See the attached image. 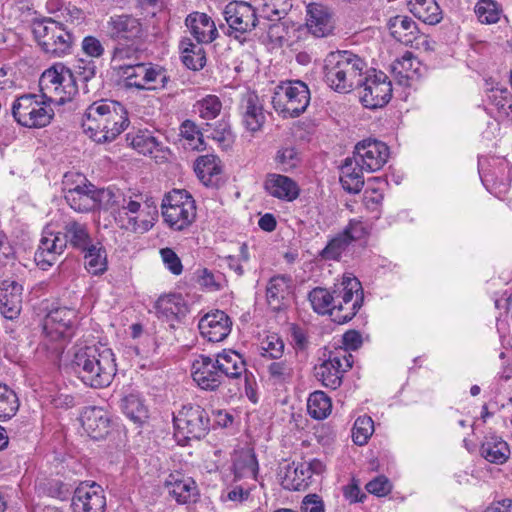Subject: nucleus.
I'll return each mask as SVG.
<instances>
[{
    "mask_svg": "<svg viewBox=\"0 0 512 512\" xmlns=\"http://www.w3.org/2000/svg\"><path fill=\"white\" fill-rule=\"evenodd\" d=\"M192 377L201 389L211 391L217 389L224 379L215 365L214 358L205 355H200L194 360Z\"/></svg>",
    "mask_w": 512,
    "mask_h": 512,
    "instance_id": "5701e85b",
    "label": "nucleus"
},
{
    "mask_svg": "<svg viewBox=\"0 0 512 512\" xmlns=\"http://www.w3.org/2000/svg\"><path fill=\"white\" fill-rule=\"evenodd\" d=\"M181 136L187 141V145L194 150L203 149L204 140L202 133L198 130L196 124L186 120L180 127Z\"/></svg>",
    "mask_w": 512,
    "mask_h": 512,
    "instance_id": "bf43d9fd",
    "label": "nucleus"
},
{
    "mask_svg": "<svg viewBox=\"0 0 512 512\" xmlns=\"http://www.w3.org/2000/svg\"><path fill=\"white\" fill-rule=\"evenodd\" d=\"M290 334L292 340L290 344L295 350L296 355L300 358L301 361L307 358V351L310 346V339L307 332V329L292 325L290 326Z\"/></svg>",
    "mask_w": 512,
    "mask_h": 512,
    "instance_id": "3c124183",
    "label": "nucleus"
},
{
    "mask_svg": "<svg viewBox=\"0 0 512 512\" xmlns=\"http://www.w3.org/2000/svg\"><path fill=\"white\" fill-rule=\"evenodd\" d=\"M179 50L182 62L187 68L197 71L205 66V51L200 44H194L191 39L185 37L179 43Z\"/></svg>",
    "mask_w": 512,
    "mask_h": 512,
    "instance_id": "c9c22d12",
    "label": "nucleus"
},
{
    "mask_svg": "<svg viewBox=\"0 0 512 512\" xmlns=\"http://www.w3.org/2000/svg\"><path fill=\"white\" fill-rule=\"evenodd\" d=\"M105 33L111 40L119 43H135L144 36L145 29L139 18L129 14H121L109 18L105 25Z\"/></svg>",
    "mask_w": 512,
    "mask_h": 512,
    "instance_id": "dca6fc26",
    "label": "nucleus"
},
{
    "mask_svg": "<svg viewBox=\"0 0 512 512\" xmlns=\"http://www.w3.org/2000/svg\"><path fill=\"white\" fill-rule=\"evenodd\" d=\"M349 245V239L339 233L328 242L321 255L326 260H338Z\"/></svg>",
    "mask_w": 512,
    "mask_h": 512,
    "instance_id": "052dcab7",
    "label": "nucleus"
},
{
    "mask_svg": "<svg viewBox=\"0 0 512 512\" xmlns=\"http://www.w3.org/2000/svg\"><path fill=\"white\" fill-rule=\"evenodd\" d=\"M80 422L85 432L93 439L105 438L111 428L109 413L101 407L91 406L83 409Z\"/></svg>",
    "mask_w": 512,
    "mask_h": 512,
    "instance_id": "b1692460",
    "label": "nucleus"
},
{
    "mask_svg": "<svg viewBox=\"0 0 512 512\" xmlns=\"http://www.w3.org/2000/svg\"><path fill=\"white\" fill-rule=\"evenodd\" d=\"M409 5L412 14L426 24L436 25L443 18L442 10L435 0H414Z\"/></svg>",
    "mask_w": 512,
    "mask_h": 512,
    "instance_id": "4c0bfd02",
    "label": "nucleus"
},
{
    "mask_svg": "<svg viewBox=\"0 0 512 512\" xmlns=\"http://www.w3.org/2000/svg\"><path fill=\"white\" fill-rule=\"evenodd\" d=\"M238 110L242 124L248 131L254 133L261 129L265 122V115L259 96L254 91H246L242 94Z\"/></svg>",
    "mask_w": 512,
    "mask_h": 512,
    "instance_id": "aec40b11",
    "label": "nucleus"
},
{
    "mask_svg": "<svg viewBox=\"0 0 512 512\" xmlns=\"http://www.w3.org/2000/svg\"><path fill=\"white\" fill-rule=\"evenodd\" d=\"M234 474L238 479H255L258 472V462L252 450H241L234 459Z\"/></svg>",
    "mask_w": 512,
    "mask_h": 512,
    "instance_id": "58836bf2",
    "label": "nucleus"
},
{
    "mask_svg": "<svg viewBox=\"0 0 512 512\" xmlns=\"http://www.w3.org/2000/svg\"><path fill=\"white\" fill-rule=\"evenodd\" d=\"M269 380L276 387H280L283 390L285 387V380L287 375V365L285 361L273 362L268 367Z\"/></svg>",
    "mask_w": 512,
    "mask_h": 512,
    "instance_id": "0e129e2a",
    "label": "nucleus"
},
{
    "mask_svg": "<svg viewBox=\"0 0 512 512\" xmlns=\"http://www.w3.org/2000/svg\"><path fill=\"white\" fill-rule=\"evenodd\" d=\"M332 409L331 399L323 391H315L307 400V411L314 419H325Z\"/></svg>",
    "mask_w": 512,
    "mask_h": 512,
    "instance_id": "a18cd8bd",
    "label": "nucleus"
},
{
    "mask_svg": "<svg viewBox=\"0 0 512 512\" xmlns=\"http://www.w3.org/2000/svg\"><path fill=\"white\" fill-rule=\"evenodd\" d=\"M383 201V193L376 188H366L363 194V203L370 211H376Z\"/></svg>",
    "mask_w": 512,
    "mask_h": 512,
    "instance_id": "774afa93",
    "label": "nucleus"
},
{
    "mask_svg": "<svg viewBox=\"0 0 512 512\" xmlns=\"http://www.w3.org/2000/svg\"><path fill=\"white\" fill-rule=\"evenodd\" d=\"M126 140L139 153L151 155L158 150L160 143L148 130H139L136 133H128Z\"/></svg>",
    "mask_w": 512,
    "mask_h": 512,
    "instance_id": "79ce46f5",
    "label": "nucleus"
},
{
    "mask_svg": "<svg viewBox=\"0 0 512 512\" xmlns=\"http://www.w3.org/2000/svg\"><path fill=\"white\" fill-rule=\"evenodd\" d=\"M194 170L204 185L214 187L220 181L221 161L215 155H203L195 161Z\"/></svg>",
    "mask_w": 512,
    "mask_h": 512,
    "instance_id": "2f4dec72",
    "label": "nucleus"
},
{
    "mask_svg": "<svg viewBox=\"0 0 512 512\" xmlns=\"http://www.w3.org/2000/svg\"><path fill=\"white\" fill-rule=\"evenodd\" d=\"M127 111L117 101L102 99L90 104L82 118L84 132L96 143H108L128 126Z\"/></svg>",
    "mask_w": 512,
    "mask_h": 512,
    "instance_id": "20e7f679",
    "label": "nucleus"
},
{
    "mask_svg": "<svg viewBox=\"0 0 512 512\" xmlns=\"http://www.w3.org/2000/svg\"><path fill=\"white\" fill-rule=\"evenodd\" d=\"M65 200L76 212L95 210L94 185L80 174H65Z\"/></svg>",
    "mask_w": 512,
    "mask_h": 512,
    "instance_id": "ddd939ff",
    "label": "nucleus"
},
{
    "mask_svg": "<svg viewBox=\"0 0 512 512\" xmlns=\"http://www.w3.org/2000/svg\"><path fill=\"white\" fill-rule=\"evenodd\" d=\"M161 259L164 263V266L174 275H180L183 271V265L175 253V251L171 248H162L160 250Z\"/></svg>",
    "mask_w": 512,
    "mask_h": 512,
    "instance_id": "69168bd1",
    "label": "nucleus"
},
{
    "mask_svg": "<svg viewBox=\"0 0 512 512\" xmlns=\"http://www.w3.org/2000/svg\"><path fill=\"white\" fill-rule=\"evenodd\" d=\"M264 189L269 195L284 199L288 196V177L275 173L268 174Z\"/></svg>",
    "mask_w": 512,
    "mask_h": 512,
    "instance_id": "603ef678",
    "label": "nucleus"
},
{
    "mask_svg": "<svg viewBox=\"0 0 512 512\" xmlns=\"http://www.w3.org/2000/svg\"><path fill=\"white\" fill-rule=\"evenodd\" d=\"M161 209L165 223L175 231L189 227L196 218L195 200L184 189H173L165 194Z\"/></svg>",
    "mask_w": 512,
    "mask_h": 512,
    "instance_id": "6e6552de",
    "label": "nucleus"
},
{
    "mask_svg": "<svg viewBox=\"0 0 512 512\" xmlns=\"http://www.w3.org/2000/svg\"><path fill=\"white\" fill-rule=\"evenodd\" d=\"M71 507L73 512H105L106 498L95 482L81 483L74 491Z\"/></svg>",
    "mask_w": 512,
    "mask_h": 512,
    "instance_id": "a211bd4d",
    "label": "nucleus"
},
{
    "mask_svg": "<svg viewBox=\"0 0 512 512\" xmlns=\"http://www.w3.org/2000/svg\"><path fill=\"white\" fill-rule=\"evenodd\" d=\"M389 158L388 146L375 139H366L359 142L354 149L355 166L362 171L371 173L380 170Z\"/></svg>",
    "mask_w": 512,
    "mask_h": 512,
    "instance_id": "2eb2a0df",
    "label": "nucleus"
},
{
    "mask_svg": "<svg viewBox=\"0 0 512 512\" xmlns=\"http://www.w3.org/2000/svg\"><path fill=\"white\" fill-rule=\"evenodd\" d=\"M288 279L285 276H275L267 286L266 297L269 307L280 312L287 307Z\"/></svg>",
    "mask_w": 512,
    "mask_h": 512,
    "instance_id": "72a5a7b5",
    "label": "nucleus"
},
{
    "mask_svg": "<svg viewBox=\"0 0 512 512\" xmlns=\"http://www.w3.org/2000/svg\"><path fill=\"white\" fill-rule=\"evenodd\" d=\"M268 14L267 18L273 22L268 29V37L275 46H283L286 36L288 35V25L285 21L288 15L286 6H278L276 3L266 5Z\"/></svg>",
    "mask_w": 512,
    "mask_h": 512,
    "instance_id": "c756f323",
    "label": "nucleus"
},
{
    "mask_svg": "<svg viewBox=\"0 0 512 512\" xmlns=\"http://www.w3.org/2000/svg\"><path fill=\"white\" fill-rule=\"evenodd\" d=\"M366 62L350 51L330 52L324 59L323 80L338 93L359 89V97L366 108L385 106L392 97V84L381 71H371L364 76Z\"/></svg>",
    "mask_w": 512,
    "mask_h": 512,
    "instance_id": "f257e3e1",
    "label": "nucleus"
},
{
    "mask_svg": "<svg viewBox=\"0 0 512 512\" xmlns=\"http://www.w3.org/2000/svg\"><path fill=\"white\" fill-rule=\"evenodd\" d=\"M121 408L124 414L134 422H141L147 417V409L139 396L129 394L122 399Z\"/></svg>",
    "mask_w": 512,
    "mask_h": 512,
    "instance_id": "de8ad7c7",
    "label": "nucleus"
},
{
    "mask_svg": "<svg viewBox=\"0 0 512 512\" xmlns=\"http://www.w3.org/2000/svg\"><path fill=\"white\" fill-rule=\"evenodd\" d=\"M77 319V311L68 307L54 309L46 316L43 331L49 341L59 343L53 347L55 351L62 349L61 343L74 335Z\"/></svg>",
    "mask_w": 512,
    "mask_h": 512,
    "instance_id": "f8f14e48",
    "label": "nucleus"
},
{
    "mask_svg": "<svg viewBox=\"0 0 512 512\" xmlns=\"http://www.w3.org/2000/svg\"><path fill=\"white\" fill-rule=\"evenodd\" d=\"M31 28L34 38L46 54L62 57L71 52L75 38L62 23L52 19L35 20Z\"/></svg>",
    "mask_w": 512,
    "mask_h": 512,
    "instance_id": "0eeeda50",
    "label": "nucleus"
},
{
    "mask_svg": "<svg viewBox=\"0 0 512 512\" xmlns=\"http://www.w3.org/2000/svg\"><path fill=\"white\" fill-rule=\"evenodd\" d=\"M308 299L316 313L329 315L334 322L344 324L361 308L363 290L356 277L343 276L341 282L333 286L332 291L316 287L309 292Z\"/></svg>",
    "mask_w": 512,
    "mask_h": 512,
    "instance_id": "f03ea898",
    "label": "nucleus"
},
{
    "mask_svg": "<svg viewBox=\"0 0 512 512\" xmlns=\"http://www.w3.org/2000/svg\"><path fill=\"white\" fill-rule=\"evenodd\" d=\"M374 432V422L370 416H359L352 429V439L357 445H364Z\"/></svg>",
    "mask_w": 512,
    "mask_h": 512,
    "instance_id": "09e8293b",
    "label": "nucleus"
},
{
    "mask_svg": "<svg viewBox=\"0 0 512 512\" xmlns=\"http://www.w3.org/2000/svg\"><path fill=\"white\" fill-rule=\"evenodd\" d=\"M285 349V343L283 339L276 333L268 335L260 346L261 355L264 357H270L272 359H279L282 357Z\"/></svg>",
    "mask_w": 512,
    "mask_h": 512,
    "instance_id": "4d7b16f0",
    "label": "nucleus"
},
{
    "mask_svg": "<svg viewBox=\"0 0 512 512\" xmlns=\"http://www.w3.org/2000/svg\"><path fill=\"white\" fill-rule=\"evenodd\" d=\"M353 357L346 351H339L323 361L316 369V377L325 387L336 389L342 383V375L350 369Z\"/></svg>",
    "mask_w": 512,
    "mask_h": 512,
    "instance_id": "f3484780",
    "label": "nucleus"
},
{
    "mask_svg": "<svg viewBox=\"0 0 512 512\" xmlns=\"http://www.w3.org/2000/svg\"><path fill=\"white\" fill-rule=\"evenodd\" d=\"M341 233L349 239L351 244L353 241L366 237L368 235V227L360 219H351Z\"/></svg>",
    "mask_w": 512,
    "mask_h": 512,
    "instance_id": "e2e57ef3",
    "label": "nucleus"
},
{
    "mask_svg": "<svg viewBox=\"0 0 512 512\" xmlns=\"http://www.w3.org/2000/svg\"><path fill=\"white\" fill-rule=\"evenodd\" d=\"M325 469L324 464L320 460H313L308 464L301 465L300 467L295 468L296 476H298L299 473L302 475L308 474L306 478L302 479V482H296L294 481L293 484V490L301 491L305 490L309 487L311 484V478L313 474H321Z\"/></svg>",
    "mask_w": 512,
    "mask_h": 512,
    "instance_id": "5fc2aeb1",
    "label": "nucleus"
},
{
    "mask_svg": "<svg viewBox=\"0 0 512 512\" xmlns=\"http://www.w3.org/2000/svg\"><path fill=\"white\" fill-rule=\"evenodd\" d=\"M72 367L81 381L92 388L109 386L117 371L112 349L100 342L77 345Z\"/></svg>",
    "mask_w": 512,
    "mask_h": 512,
    "instance_id": "7ed1b4c3",
    "label": "nucleus"
},
{
    "mask_svg": "<svg viewBox=\"0 0 512 512\" xmlns=\"http://www.w3.org/2000/svg\"><path fill=\"white\" fill-rule=\"evenodd\" d=\"M158 318L166 321L178 320L188 313V305L181 294H167L155 303Z\"/></svg>",
    "mask_w": 512,
    "mask_h": 512,
    "instance_id": "7c9ffc66",
    "label": "nucleus"
},
{
    "mask_svg": "<svg viewBox=\"0 0 512 512\" xmlns=\"http://www.w3.org/2000/svg\"><path fill=\"white\" fill-rule=\"evenodd\" d=\"M391 488V483L385 476H378L366 484L367 491L378 497L386 496Z\"/></svg>",
    "mask_w": 512,
    "mask_h": 512,
    "instance_id": "338daca9",
    "label": "nucleus"
},
{
    "mask_svg": "<svg viewBox=\"0 0 512 512\" xmlns=\"http://www.w3.org/2000/svg\"><path fill=\"white\" fill-rule=\"evenodd\" d=\"M23 287L16 280L5 279L0 285V311L9 320L16 319L22 309Z\"/></svg>",
    "mask_w": 512,
    "mask_h": 512,
    "instance_id": "393cba45",
    "label": "nucleus"
},
{
    "mask_svg": "<svg viewBox=\"0 0 512 512\" xmlns=\"http://www.w3.org/2000/svg\"><path fill=\"white\" fill-rule=\"evenodd\" d=\"M475 13L483 24H494L500 19L501 10L493 0H479L475 6Z\"/></svg>",
    "mask_w": 512,
    "mask_h": 512,
    "instance_id": "8fccbe9b",
    "label": "nucleus"
},
{
    "mask_svg": "<svg viewBox=\"0 0 512 512\" xmlns=\"http://www.w3.org/2000/svg\"><path fill=\"white\" fill-rule=\"evenodd\" d=\"M199 116L206 120L215 119L221 112L222 103L215 95H207L196 104Z\"/></svg>",
    "mask_w": 512,
    "mask_h": 512,
    "instance_id": "6e6d98bb",
    "label": "nucleus"
},
{
    "mask_svg": "<svg viewBox=\"0 0 512 512\" xmlns=\"http://www.w3.org/2000/svg\"><path fill=\"white\" fill-rule=\"evenodd\" d=\"M81 49L83 53L91 59H77L75 73L81 81L88 82L96 75L97 66L94 59L102 57L105 49L101 41L91 35L83 38Z\"/></svg>",
    "mask_w": 512,
    "mask_h": 512,
    "instance_id": "6ab92c4d",
    "label": "nucleus"
},
{
    "mask_svg": "<svg viewBox=\"0 0 512 512\" xmlns=\"http://www.w3.org/2000/svg\"><path fill=\"white\" fill-rule=\"evenodd\" d=\"M164 486L168 494L179 504L196 502L199 496L196 482L193 478L175 471L165 479Z\"/></svg>",
    "mask_w": 512,
    "mask_h": 512,
    "instance_id": "4be33fe9",
    "label": "nucleus"
},
{
    "mask_svg": "<svg viewBox=\"0 0 512 512\" xmlns=\"http://www.w3.org/2000/svg\"><path fill=\"white\" fill-rule=\"evenodd\" d=\"M214 361L223 378L236 379L239 378L243 372H246L244 360L241 355L235 351H223L217 354Z\"/></svg>",
    "mask_w": 512,
    "mask_h": 512,
    "instance_id": "473e14b6",
    "label": "nucleus"
},
{
    "mask_svg": "<svg viewBox=\"0 0 512 512\" xmlns=\"http://www.w3.org/2000/svg\"><path fill=\"white\" fill-rule=\"evenodd\" d=\"M185 25L198 44H209L218 37V30L212 18L205 13L193 12L185 20Z\"/></svg>",
    "mask_w": 512,
    "mask_h": 512,
    "instance_id": "bb28decb",
    "label": "nucleus"
},
{
    "mask_svg": "<svg viewBox=\"0 0 512 512\" xmlns=\"http://www.w3.org/2000/svg\"><path fill=\"white\" fill-rule=\"evenodd\" d=\"M363 172L361 168L355 166L352 158H346L340 174L343 189L349 193H359L364 185Z\"/></svg>",
    "mask_w": 512,
    "mask_h": 512,
    "instance_id": "e433bc0d",
    "label": "nucleus"
},
{
    "mask_svg": "<svg viewBox=\"0 0 512 512\" xmlns=\"http://www.w3.org/2000/svg\"><path fill=\"white\" fill-rule=\"evenodd\" d=\"M224 18L228 25L227 34L236 39L255 29L258 18L252 5L246 2H231L225 6Z\"/></svg>",
    "mask_w": 512,
    "mask_h": 512,
    "instance_id": "4468645a",
    "label": "nucleus"
},
{
    "mask_svg": "<svg viewBox=\"0 0 512 512\" xmlns=\"http://www.w3.org/2000/svg\"><path fill=\"white\" fill-rule=\"evenodd\" d=\"M19 408L16 393L8 385L0 383V420L14 416Z\"/></svg>",
    "mask_w": 512,
    "mask_h": 512,
    "instance_id": "49530a36",
    "label": "nucleus"
},
{
    "mask_svg": "<svg viewBox=\"0 0 512 512\" xmlns=\"http://www.w3.org/2000/svg\"><path fill=\"white\" fill-rule=\"evenodd\" d=\"M85 268L93 275L103 274L107 269L106 253L99 244H91V247L83 250Z\"/></svg>",
    "mask_w": 512,
    "mask_h": 512,
    "instance_id": "c03bdc74",
    "label": "nucleus"
},
{
    "mask_svg": "<svg viewBox=\"0 0 512 512\" xmlns=\"http://www.w3.org/2000/svg\"><path fill=\"white\" fill-rule=\"evenodd\" d=\"M117 226L132 233H146L158 217L157 204L153 197L143 193L123 195L121 206L113 211Z\"/></svg>",
    "mask_w": 512,
    "mask_h": 512,
    "instance_id": "423d86ee",
    "label": "nucleus"
},
{
    "mask_svg": "<svg viewBox=\"0 0 512 512\" xmlns=\"http://www.w3.org/2000/svg\"><path fill=\"white\" fill-rule=\"evenodd\" d=\"M174 426L187 439L205 437L211 427L208 412L197 404H186L173 416Z\"/></svg>",
    "mask_w": 512,
    "mask_h": 512,
    "instance_id": "9b49d317",
    "label": "nucleus"
},
{
    "mask_svg": "<svg viewBox=\"0 0 512 512\" xmlns=\"http://www.w3.org/2000/svg\"><path fill=\"white\" fill-rule=\"evenodd\" d=\"M480 452L487 461L495 464L505 463L510 455L508 444L495 435L485 437Z\"/></svg>",
    "mask_w": 512,
    "mask_h": 512,
    "instance_id": "f704fd0d",
    "label": "nucleus"
},
{
    "mask_svg": "<svg viewBox=\"0 0 512 512\" xmlns=\"http://www.w3.org/2000/svg\"><path fill=\"white\" fill-rule=\"evenodd\" d=\"M14 119L24 127L41 128L47 126L54 116L51 101L37 94L18 97L12 105Z\"/></svg>",
    "mask_w": 512,
    "mask_h": 512,
    "instance_id": "1a4fd4ad",
    "label": "nucleus"
},
{
    "mask_svg": "<svg viewBox=\"0 0 512 512\" xmlns=\"http://www.w3.org/2000/svg\"><path fill=\"white\" fill-rule=\"evenodd\" d=\"M76 77H78L76 73H73L70 69L64 71L63 75L60 77V81H58L59 87L56 89V92H54L52 101L58 104L71 101L78 92Z\"/></svg>",
    "mask_w": 512,
    "mask_h": 512,
    "instance_id": "37998d69",
    "label": "nucleus"
},
{
    "mask_svg": "<svg viewBox=\"0 0 512 512\" xmlns=\"http://www.w3.org/2000/svg\"><path fill=\"white\" fill-rule=\"evenodd\" d=\"M310 103V91L306 83L290 80V116L303 113Z\"/></svg>",
    "mask_w": 512,
    "mask_h": 512,
    "instance_id": "ea45409f",
    "label": "nucleus"
},
{
    "mask_svg": "<svg viewBox=\"0 0 512 512\" xmlns=\"http://www.w3.org/2000/svg\"><path fill=\"white\" fill-rule=\"evenodd\" d=\"M489 101L505 116L512 114V94L507 88H492Z\"/></svg>",
    "mask_w": 512,
    "mask_h": 512,
    "instance_id": "864d4df0",
    "label": "nucleus"
},
{
    "mask_svg": "<svg viewBox=\"0 0 512 512\" xmlns=\"http://www.w3.org/2000/svg\"><path fill=\"white\" fill-rule=\"evenodd\" d=\"M232 322L229 316L215 310L203 316L198 324L201 335L210 342H221L231 332Z\"/></svg>",
    "mask_w": 512,
    "mask_h": 512,
    "instance_id": "412c9836",
    "label": "nucleus"
},
{
    "mask_svg": "<svg viewBox=\"0 0 512 512\" xmlns=\"http://www.w3.org/2000/svg\"><path fill=\"white\" fill-rule=\"evenodd\" d=\"M119 71L124 77L125 86L139 90L165 89L170 82L167 70L152 63H123Z\"/></svg>",
    "mask_w": 512,
    "mask_h": 512,
    "instance_id": "9d476101",
    "label": "nucleus"
},
{
    "mask_svg": "<svg viewBox=\"0 0 512 512\" xmlns=\"http://www.w3.org/2000/svg\"><path fill=\"white\" fill-rule=\"evenodd\" d=\"M69 69L63 65H55L49 69H46L40 79L39 86L42 92L41 96H44L46 99L52 102L54 92L59 87L58 81H60V77L63 75L64 71H68Z\"/></svg>",
    "mask_w": 512,
    "mask_h": 512,
    "instance_id": "a19ab883",
    "label": "nucleus"
},
{
    "mask_svg": "<svg viewBox=\"0 0 512 512\" xmlns=\"http://www.w3.org/2000/svg\"><path fill=\"white\" fill-rule=\"evenodd\" d=\"M62 230L57 233L50 230L43 231L35 253V261L42 269L52 266L68 244L74 249L83 251L93 243L87 225L84 223L68 220L64 223Z\"/></svg>",
    "mask_w": 512,
    "mask_h": 512,
    "instance_id": "39448f33",
    "label": "nucleus"
},
{
    "mask_svg": "<svg viewBox=\"0 0 512 512\" xmlns=\"http://www.w3.org/2000/svg\"><path fill=\"white\" fill-rule=\"evenodd\" d=\"M95 209L116 211L121 206L120 196L111 189H96L94 187Z\"/></svg>",
    "mask_w": 512,
    "mask_h": 512,
    "instance_id": "13d9d810",
    "label": "nucleus"
},
{
    "mask_svg": "<svg viewBox=\"0 0 512 512\" xmlns=\"http://www.w3.org/2000/svg\"><path fill=\"white\" fill-rule=\"evenodd\" d=\"M479 171L482 181L490 184L495 188L506 189L512 179V168L510 163L504 158H492L488 163V167H484V163L479 161Z\"/></svg>",
    "mask_w": 512,
    "mask_h": 512,
    "instance_id": "a878e982",
    "label": "nucleus"
},
{
    "mask_svg": "<svg viewBox=\"0 0 512 512\" xmlns=\"http://www.w3.org/2000/svg\"><path fill=\"white\" fill-rule=\"evenodd\" d=\"M306 29L316 37H326L332 33L334 25L329 9L318 3L307 5Z\"/></svg>",
    "mask_w": 512,
    "mask_h": 512,
    "instance_id": "cd10ccee",
    "label": "nucleus"
},
{
    "mask_svg": "<svg viewBox=\"0 0 512 512\" xmlns=\"http://www.w3.org/2000/svg\"><path fill=\"white\" fill-rule=\"evenodd\" d=\"M390 35L398 42L413 46L419 38V29L415 21L406 15H396L387 21Z\"/></svg>",
    "mask_w": 512,
    "mask_h": 512,
    "instance_id": "c85d7f7f",
    "label": "nucleus"
},
{
    "mask_svg": "<svg viewBox=\"0 0 512 512\" xmlns=\"http://www.w3.org/2000/svg\"><path fill=\"white\" fill-rule=\"evenodd\" d=\"M272 105L275 112L283 119L288 117V85L287 82L282 81L274 91L272 96Z\"/></svg>",
    "mask_w": 512,
    "mask_h": 512,
    "instance_id": "680f3d73",
    "label": "nucleus"
}]
</instances>
